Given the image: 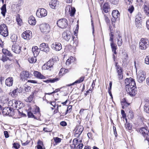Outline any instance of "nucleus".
<instances>
[{"instance_id": "58", "label": "nucleus", "mask_w": 149, "mask_h": 149, "mask_svg": "<svg viewBox=\"0 0 149 149\" xmlns=\"http://www.w3.org/2000/svg\"><path fill=\"white\" fill-rule=\"evenodd\" d=\"M60 124L62 126H65L67 125V123L64 121H63L60 123Z\"/></svg>"}, {"instance_id": "15", "label": "nucleus", "mask_w": 149, "mask_h": 149, "mask_svg": "<svg viewBox=\"0 0 149 149\" xmlns=\"http://www.w3.org/2000/svg\"><path fill=\"white\" fill-rule=\"evenodd\" d=\"M40 50L47 53L49 51V48L48 45L42 43L40 46Z\"/></svg>"}, {"instance_id": "63", "label": "nucleus", "mask_w": 149, "mask_h": 149, "mask_svg": "<svg viewBox=\"0 0 149 149\" xmlns=\"http://www.w3.org/2000/svg\"><path fill=\"white\" fill-rule=\"evenodd\" d=\"M105 17V20L106 22L107 23H109L110 22V20L109 18L105 16H104Z\"/></svg>"}, {"instance_id": "27", "label": "nucleus", "mask_w": 149, "mask_h": 149, "mask_svg": "<svg viewBox=\"0 0 149 149\" xmlns=\"http://www.w3.org/2000/svg\"><path fill=\"white\" fill-rule=\"evenodd\" d=\"M117 44L118 46H121L123 44V40L121 36L118 35L117 37Z\"/></svg>"}, {"instance_id": "29", "label": "nucleus", "mask_w": 149, "mask_h": 149, "mask_svg": "<svg viewBox=\"0 0 149 149\" xmlns=\"http://www.w3.org/2000/svg\"><path fill=\"white\" fill-rule=\"evenodd\" d=\"M16 100H10L9 101L8 103V106H10L12 107V108H15V107L16 106L15 104Z\"/></svg>"}, {"instance_id": "59", "label": "nucleus", "mask_w": 149, "mask_h": 149, "mask_svg": "<svg viewBox=\"0 0 149 149\" xmlns=\"http://www.w3.org/2000/svg\"><path fill=\"white\" fill-rule=\"evenodd\" d=\"M4 133L6 138H7L9 137V134L8 132L7 131H4Z\"/></svg>"}, {"instance_id": "48", "label": "nucleus", "mask_w": 149, "mask_h": 149, "mask_svg": "<svg viewBox=\"0 0 149 149\" xmlns=\"http://www.w3.org/2000/svg\"><path fill=\"white\" fill-rule=\"evenodd\" d=\"M33 94L31 95L29 97L27 98V101L29 102H31L33 99Z\"/></svg>"}, {"instance_id": "11", "label": "nucleus", "mask_w": 149, "mask_h": 149, "mask_svg": "<svg viewBox=\"0 0 149 149\" xmlns=\"http://www.w3.org/2000/svg\"><path fill=\"white\" fill-rule=\"evenodd\" d=\"M54 59L52 58V59H50L42 67L43 70L48 69L52 67L54 65Z\"/></svg>"}, {"instance_id": "56", "label": "nucleus", "mask_w": 149, "mask_h": 149, "mask_svg": "<svg viewBox=\"0 0 149 149\" xmlns=\"http://www.w3.org/2000/svg\"><path fill=\"white\" fill-rule=\"evenodd\" d=\"M125 2L127 4H130L132 3L133 0H125Z\"/></svg>"}, {"instance_id": "45", "label": "nucleus", "mask_w": 149, "mask_h": 149, "mask_svg": "<svg viewBox=\"0 0 149 149\" xmlns=\"http://www.w3.org/2000/svg\"><path fill=\"white\" fill-rule=\"evenodd\" d=\"M11 62H8L5 65V68L7 69H8L9 68L11 67Z\"/></svg>"}, {"instance_id": "16", "label": "nucleus", "mask_w": 149, "mask_h": 149, "mask_svg": "<svg viewBox=\"0 0 149 149\" xmlns=\"http://www.w3.org/2000/svg\"><path fill=\"white\" fill-rule=\"evenodd\" d=\"M51 47L53 49L56 51H60L62 49L61 44L57 42L53 43Z\"/></svg>"}, {"instance_id": "52", "label": "nucleus", "mask_w": 149, "mask_h": 149, "mask_svg": "<svg viewBox=\"0 0 149 149\" xmlns=\"http://www.w3.org/2000/svg\"><path fill=\"white\" fill-rule=\"evenodd\" d=\"M134 117V115L132 112H129L128 114V117L129 118L132 119Z\"/></svg>"}, {"instance_id": "18", "label": "nucleus", "mask_w": 149, "mask_h": 149, "mask_svg": "<svg viewBox=\"0 0 149 149\" xmlns=\"http://www.w3.org/2000/svg\"><path fill=\"white\" fill-rule=\"evenodd\" d=\"M112 15L113 17L115 20L119 19L120 14L117 10H113L112 11Z\"/></svg>"}, {"instance_id": "30", "label": "nucleus", "mask_w": 149, "mask_h": 149, "mask_svg": "<svg viewBox=\"0 0 149 149\" xmlns=\"http://www.w3.org/2000/svg\"><path fill=\"white\" fill-rule=\"evenodd\" d=\"M103 11L105 13L108 12L109 10V7L108 4L107 3H104L102 8Z\"/></svg>"}, {"instance_id": "40", "label": "nucleus", "mask_w": 149, "mask_h": 149, "mask_svg": "<svg viewBox=\"0 0 149 149\" xmlns=\"http://www.w3.org/2000/svg\"><path fill=\"white\" fill-rule=\"evenodd\" d=\"M15 104H16V106L15 107V108H20L22 107V103L20 102L16 101V100Z\"/></svg>"}, {"instance_id": "39", "label": "nucleus", "mask_w": 149, "mask_h": 149, "mask_svg": "<svg viewBox=\"0 0 149 149\" xmlns=\"http://www.w3.org/2000/svg\"><path fill=\"white\" fill-rule=\"evenodd\" d=\"M9 100L8 97L6 96L3 97L1 100L2 102L4 104L7 103Z\"/></svg>"}, {"instance_id": "34", "label": "nucleus", "mask_w": 149, "mask_h": 149, "mask_svg": "<svg viewBox=\"0 0 149 149\" xmlns=\"http://www.w3.org/2000/svg\"><path fill=\"white\" fill-rule=\"evenodd\" d=\"M28 116L29 118H34L36 119H38V118L36 116L33 115V113L31 112H28L27 113Z\"/></svg>"}, {"instance_id": "37", "label": "nucleus", "mask_w": 149, "mask_h": 149, "mask_svg": "<svg viewBox=\"0 0 149 149\" xmlns=\"http://www.w3.org/2000/svg\"><path fill=\"white\" fill-rule=\"evenodd\" d=\"M144 10L145 13L148 16H149V8L146 5L144 6Z\"/></svg>"}, {"instance_id": "25", "label": "nucleus", "mask_w": 149, "mask_h": 149, "mask_svg": "<svg viewBox=\"0 0 149 149\" xmlns=\"http://www.w3.org/2000/svg\"><path fill=\"white\" fill-rule=\"evenodd\" d=\"M33 74L35 77L39 79H45V78L41 73L37 71H34Z\"/></svg>"}, {"instance_id": "3", "label": "nucleus", "mask_w": 149, "mask_h": 149, "mask_svg": "<svg viewBox=\"0 0 149 149\" xmlns=\"http://www.w3.org/2000/svg\"><path fill=\"white\" fill-rule=\"evenodd\" d=\"M149 41L147 39L141 38L139 43V48L141 49H145L148 47Z\"/></svg>"}, {"instance_id": "61", "label": "nucleus", "mask_w": 149, "mask_h": 149, "mask_svg": "<svg viewBox=\"0 0 149 149\" xmlns=\"http://www.w3.org/2000/svg\"><path fill=\"white\" fill-rule=\"evenodd\" d=\"M31 88V87L30 86H28L25 88V90L26 92H29L30 91Z\"/></svg>"}, {"instance_id": "4", "label": "nucleus", "mask_w": 149, "mask_h": 149, "mask_svg": "<svg viewBox=\"0 0 149 149\" xmlns=\"http://www.w3.org/2000/svg\"><path fill=\"white\" fill-rule=\"evenodd\" d=\"M57 26L61 29H65L68 26L67 20L65 18L58 20L57 22Z\"/></svg>"}, {"instance_id": "35", "label": "nucleus", "mask_w": 149, "mask_h": 149, "mask_svg": "<svg viewBox=\"0 0 149 149\" xmlns=\"http://www.w3.org/2000/svg\"><path fill=\"white\" fill-rule=\"evenodd\" d=\"M36 57H32L28 58V61L30 63H35L37 61Z\"/></svg>"}, {"instance_id": "22", "label": "nucleus", "mask_w": 149, "mask_h": 149, "mask_svg": "<svg viewBox=\"0 0 149 149\" xmlns=\"http://www.w3.org/2000/svg\"><path fill=\"white\" fill-rule=\"evenodd\" d=\"M32 51L34 57H37L39 53V50L38 47L36 46L33 47Z\"/></svg>"}, {"instance_id": "24", "label": "nucleus", "mask_w": 149, "mask_h": 149, "mask_svg": "<svg viewBox=\"0 0 149 149\" xmlns=\"http://www.w3.org/2000/svg\"><path fill=\"white\" fill-rule=\"evenodd\" d=\"M85 77H84L82 76L79 79L76 80L74 82L72 83V84H69L68 86H73L75 84H77L80 83L83 81L84 80Z\"/></svg>"}, {"instance_id": "62", "label": "nucleus", "mask_w": 149, "mask_h": 149, "mask_svg": "<svg viewBox=\"0 0 149 149\" xmlns=\"http://www.w3.org/2000/svg\"><path fill=\"white\" fill-rule=\"evenodd\" d=\"M38 145L43 146V143L42 141L40 140H39L38 142Z\"/></svg>"}, {"instance_id": "53", "label": "nucleus", "mask_w": 149, "mask_h": 149, "mask_svg": "<svg viewBox=\"0 0 149 149\" xmlns=\"http://www.w3.org/2000/svg\"><path fill=\"white\" fill-rule=\"evenodd\" d=\"M16 20L17 22L18 23L21 25V24L22 23V20L20 18L19 16H17L16 17Z\"/></svg>"}, {"instance_id": "12", "label": "nucleus", "mask_w": 149, "mask_h": 149, "mask_svg": "<svg viewBox=\"0 0 149 149\" xmlns=\"http://www.w3.org/2000/svg\"><path fill=\"white\" fill-rule=\"evenodd\" d=\"M2 113L4 115L12 116L14 115L13 110L12 108L5 107L3 110Z\"/></svg>"}, {"instance_id": "64", "label": "nucleus", "mask_w": 149, "mask_h": 149, "mask_svg": "<svg viewBox=\"0 0 149 149\" xmlns=\"http://www.w3.org/2000/svg\"><path fill=\"white\" fill-rule=\"evenodd\" d=\"M146 26L147 29L149 30V19L146 22Z\"/></svg>"}, {"instance_id": "51", "label": "nucleus", "mask_w": 149, "mask_h": 149, "mask_svg": "<svg viewBox=\"0 0 149 149\" xmlns=\"http://www.w3.org/2000/svg\"><path fill=\"white\" fill-rule=\"evenodd\" d=\"M20 145L18 143H14L13 144V147L15 149H18L19 148Z\"/></svg>"}, {"instance_id": "54", "label": "nucleus", "mask_w": 149, "mask_h": 149, "mask_svg": "<svg viewBox=\"0 0 149 149\" xmlns=\"http://www.w3.org/2000/svg\"><path fill=\"white\" fill-rule=\"evenodd\" d=\"M72 106L71 105L69 106L67 108V111H66V113L65 114V115L66 114L68 113V111H70L72 109Z\"/></svg>"}, {"instance_id": "41", "label": "nucleus", "mask_w": 149, "mask_h": 149, "mask_svg": "<svg viewBox=\"0 0 149 149\" xmlns=\"http://www.w3.org/2000/svg\"><path fill=\"white\" fill-rule=\"evenodd\" d=\"M33 113L35 115H37L36 117H37L38 119L40 116V113L39 111V108H38V109H36L35 111L34 112V113Z\"/></svg>"}, {"instance_id": "50", "label": "nucleus", "mask_w": 149, "mask_h": 149, "mask_svg": "<svg viewBox=\"0 0 149 149\" xmlns=\"http://www.w3.org/2000/svg\"><path fill=\"white\" fill-rule=\"evenodd\" d=\"M134 9V7L133 6H130L128 9V11L130 13H131L133 11Z\"/></svg>"}, {"instance_id": "19", "label": "nucleus", "mask_w": 149, "mask_h": 149, "mask_svg": "<svg viewBox=\"0 0 149 149\" xmlns=\"http://www.w3.org/2000/svg\"><path fill=\"white\" fill-rule=\"evenodd\" d=\"M29 76L28 72L24 71L20 74V78L22 80L24 81Z\"/></svg>"}, {"instance_id": "49", "label": "nucleus", "mask_w": 149, "mask_h": 149, "mask_svg": "<svg viewBox=\"0 0 149 149\" xmlns=\"http://www.w3.org/2000/svg\"><path fill=\"white\" fill-rule=\"evenodd\" d=\"M111 3L113 4H117L119 2V0H109Z\"/></svg>"}, {"instance_id": "32", "label": "nucleus", "mask_w": 149, "mask_h": 149, "mask_svg": "<svg viewBox=\"0 0 149 149\" xmlns=\"http://www.w3.org/2000/svg\"><path fill=\"white\" fill-rule=\"evenodd\" d=\"M6 5L4 4L3 5L1 8V13L4 17L5 16V14L6 12Z\"/></svg>"}, {"instance_id": "17", "label": "nucleus", "mask_w": 149, "mask_h": 149, "mask_svg": "<svg viewBox=\"0 0 149 149\" xmlns=\"http://www.w3.org/2000/svg\"><path fill=\"white\" fill-rule=\"evenodd\" d=\"M22 47L17 44L13 45L12 48V50L16 54H19L21 51Z\"/></svg>"}, {"instance_id": "60", "label": "nucleus", "mask_w": 149, "mask_h": 149, "mask_svg": "<svg viewBox=\"0 0 149 149\" xmlns=\"http://www.w3.org/2000/svg\"><path fill=\"white\" fill-rule=\"evenodd\" d=\"M6 55L11 57H12L13 56V54L11 53L8 50L7 52V53L6 54Z\"/></svg>"}, {"instance_id": "9", "label": "nucleus", "mask_w": 149, "mask_h": 149, "mask_svg": "<svg viewBox=\"0 0 149 149\" xmlns=\"http://www.w3.org/2000/svg\"><path fill=\"white\" fill-rule=\"evenodd\" d=\"M118 63H116L115 66L118 78L119 80H121L123 79V69L120 66L118 65Z\"/></svg>"}, {"instance_id": "28", "label": "nucleus", "mask_w": 149, "mask_h": 149, "mask_svg": "<svg viewBox=\"0 0 149 149\" xmlns=\"http://www.w3.org/2000/svg\"><path fill=\"white\" fill-rule=\"evenodd\" d=\"M58 1L56 0H51L49 3V6L52 9H54L56 6Z\"/></svg>"}, {"instance_id": "46", "label": "nucleus", "mask_w": 149, "mask_h": 149, "mask_svg": "<svg viewBox=\"0 0 149 149\" xmlns=\"http://www.w3.org/2000/svg\"><path fill=\"white\" fill-rule=\"evenodd\" d=\"M144 63L145 64L149 65V55L146 56L145 59Z\"/></svg>"}, {"instance_id": "6", "label": "nucleus", "mask_w": 149, "mask_h": 149, "mask_svg": "<svg viewBox=\"0 0 149 149\" xmlns=\"http://www.w3.org/2000/svg\"><path fill=\"white\" fill-rule=\"evenodd\" d=\"M40 27L41 32L44 34H47L50 31V27L48 24L45 23L41 24Z\"/></svg>"}, {"instance_id": "42", "label": "nucleus", "mask_w": 149, "mask_h": 149, "mask_svg": "<svg viewBox=\"0 0 149 149\" xmlns=\"http://www.w3.org/2000/svg\"><path fill=\"white\" fill-rule=\"evenodd\" d=\"M72 57H70L66 61V64L67 65H69L71 62H73V61L72 59Z\"/></svg>"}, {"instance_id": "36", "label": "nucleus", "mask_w": 149, "mask_h": 149, "mask_svg": "<svg viewBox=\"0 0 149 149\" xmlns=\"http://www.w3.org/2000/svg\"><path fill=\"white\" fill-rule=\"evenodd\" d=\"M59 79L58 78H55L53 79H48L47 80L44 81L45 82H46V83H49V82H51V83H54L56 81H58Z\"/></svg>"}, {"instance_id": "44", "label": "nucleus", "mask_w": 149, "mask_h": 149, "mask_svg": "<svg viewBox=\"0 0 149 149\" xmlns=\"http://www.w3.org/2000/svg\"><path fill=\"white\" fill-rule=\"evenodd\" d=\"M144 109L145 111L147 113H149V105L146 104L144 106Z\"/></svg>"}, {"instance_id": "13", "label": "nucleus", "mask_w": 149, "mask_h": 149, "mask_svg": "<svg viewBox=\"0 0 149 149\" xmlns=\"http://www.w3.org/2000/svg\"><path fill=\"white\" fill-rule=\"evenodd\" d=\"M75 11V8L70 5H68L65 8V11L66 13H68L71 16L74 15Z\"/></svg>"}, {"instance_id": "43", "label": "nucleus", "mask_w": 149, "mask_h": 149, "mask_svg": "<svg viewBox=\"0 0 149 149\" xmlns=\"http://www.w3.org/2000/svg\"><path fill=\"white\" fill-rule=\"evenodd\" d=\"M54 140L55 143H58L60 142L61 141V138L58 137H54L53 138Z\"/></svg>"}, {"instance_id": "57", "label": "nucleus", "mask_w": 149, "mask_h": 149, "mask_svg": "<svg viewBox=\"0 0 149 149\" xmlns=\"http://www.w3.org/2000/svg\"><path fill=\"white\" fill-rule=\"evenodd\" d=\"M83 144L82 143L79 144L77 146V149H81L82 148Z\"/></svg>"}, {"instance_id": "8", "label": "nucleus", "mask_w": 149, "mask_h": 149, "mask_svg": "<svg viewBox=\"0 0 149 149\" xmlns=\"http://www.w3.org/2000/svg\"><path fill=\"white\" fill-rule=\"evenodd\" d=\"M47 15V10L43 8H38L37 11L36 15L39 17L42 18L46 16Z\"/></svg>"}, {"instance_id": "26", "label": "nucleus", "mask_w": 149, "mask_h": 149, "mask_svg": "<svg viewBox=\"0 0 149 149\" xmlns=\"http://www.w3.org/2000/svg\"><path fill=\"white\" fill-rule=\"evenodd\" d=\"M28 22L31 25H34L36 24V21L35 17L33 16H31L29 18Z\"/></svg>"}, {"instance_id": "38", "label": "nucleus", "mask_w": 149, "mask_h": 149, "mask_svg": "<svg viewBox=\"0 0 149 149\" xmlns=\"http://www.w3.org/2000/svg\"><path fill=\"white\" fill-rule=\"evenodd\" d=\"M10 38L12 42H15L17 40V37L16 34H13L11 36Z\"/></svg>"}, {"instance_id": "10", "label": "nucleus", "mask_w": 149, "mask_h": 149, "mask_svg": "<svg viewBox=\"0 0 149 149\" xmlns=\"http://www.w3.org/2000/svg\"><path fill=\"white\" fill-rule=\"evenodd\" d=\"M145 74V73L142 70L138 72L137 75V79L139 82L142 83L145 80L146 78Z\"/></svg>"}, {"instance_id": "20", "label": "nucleus", "mask_w": 149, "mask_h": 149, "mask_svg": "<svg viewBox=\"0 0 149 149\" xmlns=\"http://www.w3.org/2000/svg\"><path fill=\"white\" fill-rule=\"evenodd\" d=\"M75 130H76L75 132L76 134H78V136H79L82 132L84 128L81 126L79 125L75 128Z\"/></svg>"}, {"instance_id": "5", "label": "nucleus", "mask_w": 149, "mask_h": 149, "mask_svg": "<svg viewBox=\"0 0 149 149\" xmlns=\"http://www.w3.org/2000/svg\"><path fill=\"white\" fill-rule=\"evenodd\" d=\"M148 127H142L139 130V132L141 133L146 140L149 142V130H147Z\"/></svg>"}, {"instance_id": "1", "label": "nucleus", "mask_w": 149, "mask_h": 149, "mask_svg": "<svg viewBox=\"0 0 149 149\" xmlns=\"http://www.w3.org/2000/svg\"><path fill=\"white\" fill-rule=\"evenodd\" d=\"M125 88L127 93L131 96H134L136 94V83L134 79L130 78L125 80Z\"/></svg>"}, {"instance_id": "55", "label": "nucleus", "mask_w": 149, "mask_h": 149, "mask_svg": "<svg viewBox=\"0 0 149 149\" xmlns=\"http://www.w3.org/2000/svg\"><path fill=\"white\" fill-rule=\"evenodd\" d=\"M142 15L140 13H138V14L136 16V18H137L139 19H141L142 18Z\"/></svg>"}, {"instance_id": "31", "label": "nucleus", "mask_w": 149, "mask_h": 149, "mask_svg": "<svg viewBox=\"0 0 149 149\" xmlns=\"http://www.w3.org/2000/svg\"><path fill=\"white\" fill-rule=\"evenodd\" d=\"M111 46L112 49V52L115 54L116 55L117 53L116 52L117 49V45L113 42L111 43Z\"/></svg>"}, {"instance_id": "14", "label": "nucleus", "mask_w": 149, "mask_h": 149, "mask_svg": "<svg viewBox=\"0 0 149 149\" xmlns=\"http://www.w3.org/2000/svg\"><path fill=\"white\" fill-rule=\"evenodd\" d=\"M22 36L24 39L29 40L32 37L31 32L29 30L26 31L22 34Z\"/></svg>"}, {"instance_id": "7", "label": "nucleus", "mask_w": 149, "mask_h": 149, "mask_svg": "<svg viewBox=\"0 0 149 149\" xmlns=\"http://www.w3.org/2000/svg\"><path fill=\"white\" fill-rule=\"evenodd\" d=\"M0 34L4 37L8 36V31L7 27L4 24L1 25Z\"/></svg>"}, {"instance_id": "47", "label": "nucleus", "mask_w": 149, "mask_h": 149, "mask_svg": "<svg viewBox=\"0 0 149 149\" xmlns=\"http://www.w3.org/2000/svg\"><path fill=\"white\" fill-rule=\"evenodd\" d=\"M125 126L126 128L128 130H131L132 128L131 125L128 123H125Z\"/></svg>"}, {"instance_id": "2", "label": "nucleus", "mask_w": 149, "mask_h": 149, "mask_svg": "<svg viewBox=\"0 0 149 149\" xmlns=\"http://www.w3.org/2000/svg\"><path fill=\"white\" fill-rule=\"evenodd\" d=\"M72 36V40L71 42H73V46H75L76 45L77 43V41H75L77 40L76 38L74 36L72 35L70 31H66L64 32L62 34V37L65 40L68 41Z\"/></svg>"}, {"instance_id": "33", "label": "nucleus", "mask_w": 149, "mask_h": 149, "mask_svg": "<svg viewBox=\"0 0 149 149\" xmlns=\"http://www.w3.org/2000/svg\"><path fill=\"white\" fill-rule=\"evenodd\" d=\"M0 59L4 62L6 61L11 62V60L9 59V58L3 55L1 58Z\"/></svg>"}, {"instance_id": "23", "label": "nucleus", "mask_w": 149, "mask_h": 149, "mask_svg": "<svg viewBox=\"0 0 149 149\" xmlns=\"http://www.w3.org/2000/svg\"><path fill=\"white\" fill-rule=\"evenodd\" d=\"M21 91H18V89H16L13 90L12 92L10 93V95L13 97L14 98L17 97L18 94V93H21Z\"/></svg>"}, {"instance_id": "21", "label": "nucleus", "mask_w": 149, "mask_h": 149, "mask_svg": "<svg viewBox=\"0 0 149 149\" xmlns=\"http://www.w3.org/2000/svg\"><path fill=\"white\" fill-rule=\"evenodd\" d=\"M13 79L12 77H8L5 81L6 85L8 86H11L13 85Z\"/></svg>"}]
</instances>
